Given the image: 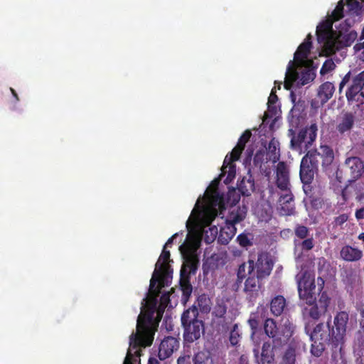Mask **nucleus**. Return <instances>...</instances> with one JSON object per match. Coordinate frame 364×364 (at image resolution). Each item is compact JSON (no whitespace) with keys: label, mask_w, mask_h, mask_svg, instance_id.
I'll return each mask as SVG.
<instances>
[{"label":"nucleus","mask_w":364,"mask_h":364,"mask_svg":"<svg viewBox=\"0 0 364 364\" xmlns=\"http://www.w3.org/2000/svg\"><path fill=\"white\" fill-rule=\"evenodd\" d=\"M163 287L157 284L153 291L149 292L154 296L147 304L144 311L139 315L136 323V331L129 336V348L123 364H133L134 355H141V348L151 346L156 328L161 321L166 307L158 305L157 297L159 296Z\"/></svg>","instance_id":"1"},{"label":"nucleus","mask_w":364,"mask_h":364,"mask_svg":"<svg viewBox=\"0 0 364 364\" xmlns=\"http://www.w3.org/2000/svg\"><path fill=\"white\" fill-rule=\"evenodd\" d=\"M349 313L346 311H338L331 324V316L326 323H318L311 333L312 341L311 353L316 357L322 355L326 345L331 346L333 350L341 349L345 343V337L349 323Z\"/></svg>","instance_id":"2"},{"label":"nucleus","mask_w":364,"mask_h":364,"mask_svg":"<svg viewBox=\"0 0 364 364\" xmlns=\"http://www.w3.org/2000/svg\"><path fill=\"white\" fill-rule=\"evenodd\" d=\"M198 316V309L195 305L185 310L181 315L183 339L187 343H192L198 341L205 333L204 321L199 319Z\"/></svg>","instance_id":"3"},{"label":"nucleus","mask_w":364,"mask_h":364,"mask_svg":"<svg viewBox=\"0 0 364 364\" xmlns=\"http://www.w3.org/2000/svg\"><path fill=\"white\" fill-rule=\"evenodd\" d=\"M264 331L274 346H284L292 336L294 326L289 322L278 326L274 319L267 318L264 322Z\"/></svg>","instance_id":"4"},{"label":"nucleus","mask_w":364,"mask_h":364,"mask_svg":"<svg viewBox=\"0 0 364 364\" xmlns=\"http://www.w3.org/2000/svg\"><path fill=\"white\" fill-rule=\"evenodd\" d=\"M318 126L316 123H312L310 126H306L296 133L292 128L288 130V136L291 138V149L301 151L309 149L317 137Z\"/></svg>","instance_id":"5"},{"label":"nucleus","mask_w":364,"mask_h":364,"mask_svg":"<svg viewBox=\"0 0 364 364\" xmlns=\"http://www.w3.org/2000/svg\"><path fill=\"white\" fill-rule=\"evenodd\" d=\"M183 263L180 274L190 277L195 274L198 267L199 259L196 255L198 245L195 242H187L180 246Z\"/></svg>","instance_id":"6"},{"label":"nucleus","mask_w":364,"mask_h":364,"mask_svg":"<svg viewBox=\"0 0 364 364\" xmlns=\"http://www.w3.org/2000/svg\"><path fill=\"white\" fill-rule=\"evenodd\" d=\"M294 62L290 60L289 62L286 77L284 81V87L286 90H290L294 83L297 82L299 85H305L313 81L316 77V73L314 69H308L301 72V75L296 70V66Z\"/></svg>","instance_id":"7"},{"label":"nucleus","mask_w":364,"mask_h":364,"mask_svg":"<svg viewBox=\"0 0 364 364\" xmlns=\"http://www.w3.org/2000/svg\"><path fill=\"white\" fill-rule=\"evenodd\" d=\"M170 252L164 247L163 251L155 265V269L150 280V289L153 291L156 284L164 287V279L168 274L169 266L168 262L170 259Z\"/></svg>","instance_id":"8"},{"label":"nucleus","mask_w":364,"mask_h":364,"mask_svg":"<svg viewBox=\"0 0 364 364\" xmlns=\"http://www.w3.org/2000/svg\"><path fill=\"white\" fill-rule=\"evenodd\" d=\"M316 36L318 42L323 43L327 54L332 55L338 51V48H335L336 37L334 36L332 23H323L317 26Z\"/></svg>","instance_id":"9"},{"label":"nucleus","mask_w":364,"mask_h":364,"mask_svg":"<svg viewBox=\"0 0 364 364\" xmlns=\"http://www.w3.org/2000/svg\"><path fill=\"white\" fill-rule=\"evenodd\" d=\"M316 285L314 277L308 272H304L298 281V291L301 299L304 300L309 305L316 301Z\"/></svg>","instance_id":"10"},{"label":"nucleus","mask_w":364,"mask_h":364,"mask_svg":"<svg viewBox=\"0 0 364 364\" xmlns=\"http://www.w3.org/2000/svg\"><path fill=\"white\" fill-rule=\"evenodd\" d=\"M314 166L318 167L321 164L323 168L330 166L334 159L332 148L328 145H321L318 149L309 150L304 155Z\"/></svg>","instance_id":"11"},{"label":"nucleus","mask_w":364,"mask_h":364,"mask_svg":"<svg viewBox=\"0 0 364 364\" xmlns=\"http://www.w3.org/2000/svg\"><path fill=\"white\" fill-rule=\"evenodd\" d=\"M247 274L248 277L245 282L244 291L248 299L252 301L259 295L262 279L255 275L254 261L252 259L247 262Z\"/></svg>","instance_id":"12"},{"label":"nucleus","mask_w":364,"mask_h":364,"mask_svg":"<svg viewBox=\"0 0 364 364\" xmlns=\"http://www.w3.org/2000/svg\"><path fill=\"white\" fill-rule=\"evenodd\" d=\"M349 103L364 104V70L355 75L346 92Z\"/></svg>","instance_id":"13"},{"label":"nucleus","mask_w":364,"mask_h":364,"mask_svg":"<svg viewBox=\"0 0 364 364\" xmlns=\"http://www.w3.org/2000/svg\"><path fill=\"white\" fill-rule=\"evenodd\" d=\"M282 347V346H274V343H272L269 340L264 341L260 355L258 349L253 350L257 364H274V351Z\"/></svg>","instance_id":"14"},{"label":"nucleus","mask_w":364,"mask_h":364,"mask_svg":"<svg viewBox=\"0 0 364 364\" xmlns=\"http://www.w3.org/2000/svg\"><path fill=\"white\" fill-rule=\"evenodd\" d=\"M311 38V35L310 33L308 34L304 41L299 46L294 56L293 61L295 65H304L306 64V60L307 59L312 47ZM310 63H313V61L309 60L306 62L307 65H309Z\"/></svg>","instance_id":"15"},{"label":"nucleus","mask_w":364,"mask_h":364,"mask_svg":"<svg viewBox=\"0 0 364 364\" xmlns=\"http://www.w3.org/2000/svg\"><path fill=\"white\" fill-rule=\"evenodd\" d=\"M346 171L350 176V181L358 180L364 173V163L358 156H351L346 159L344 164Z\"/></svg>","instance_id":"16"},{"label":"nucleus","mask_w":364,"mask_h":364,"mask_svg":"<svg viewBox=\"0 0 364 364\" xmlns=\"http://www.w3.org/2000/svg\"><path fill=\"white\" fill-rule=\"evenodd\" d=\"M276 185L282 191H289V169L284 161H279L277 165Z\"/></svg>","instance_id":"17"},{"label":"nucleus","mask_w":364,"mask_h":364,"mask_svg":"<svg viewBox=\"0 0 364 364\" xmlns=\"http://www.w3.org/2000/svg\"><path fill=\"white\" fill-rule=\"evenodd\" d=\"M178 341L173 336L165 337L159 347L158 357L159 360H164L169 358L174 350L178 348Z\"/></svg>","instance_id":"18"},{"label":"nucleus","mask_w":364,"mask_h":364,"mask_svg":"<svg viewBox=\"0 0 364 364\" xmlns=\"http://www.w3.org/2000/svg\"><path fill=\"white\" fill-rule=\"evenodd\" d=\"M318 167L311 164V160L308 159L307 156H303L301 164L299 176L302 183H312L314 178V174Z\"/></svg>","instance_id":"19"},{"label":"nucleus","mask_w":364,"mask_h":364,"mask_svg":"<svg viewBox=\"0 0 364 364\" xmlns=\"http://www.w3.org/2000/svg\"><path fill=\"white\" fill-rule=\"evenodd\" d=\"M255 275L258 278L264 279L268 277L273 268V263L267 257L259 255L256 262H254Z\"/></svg>","instance_id":"20"},{"label":"nucleus","mask_w":364,"mask_h":364,"mask_svg":"<svg viewBox=\"0 0 364 364\" xmlns=\"http://www.w3.org/2000/svg\"><path fill=\"white\" fill-rule=\"evenodd\" d=\"M269 309L271 314L274 316H282L288 310L286 299L282 295L275 296L271 299Z\"/></svg>","instance_id":"21"},{"label":"nucleus","mask_w":364,"mask_h":364,"mask_svg":"<svg viewBox=\"0 0 364 364\" xmlns=\"http://www.w3.org/2000/svg\"><path fill=\"white\" fill-rule=\"evenodd\" d=\"M243 150V147L236 145V146L232 150L230 156L228 157V156H226L225 158L222 170L224 171L226 168L229 167L228 176H230L232 173L235 174V165L233 163L240 159Z\"/></svg>","instance_id":"22"},{"label":"nucleus","mask_w":364,"mask_h":364,"mask_svg":"<svg viewBox=\"0 0 364 364\" xmlns=\"http://www.w3.org/2000/svg\"><path fill=\"white\" fill-rule=\"evenodd\" d=\"M355 124V116L352 112H346L340 118L336 129L341 134L350 132Z\"/></svg>","instance_id":"23"},{"label":"nucleus","mask_w":364,"mask_h":364,"mask_svg":"<svg viewBox=\"0 0 364 364\" xmlns=\"http://www.w3.org/2000/svg\"><path fill=\"white\" fill-rule=\"evenodd\" d=\"M341 257L347 262H356L363 257V252L350 245L343 246L340 252Z\"/></svg>","instance_id":"24"},{"label":"nucleus","mask_w":364,"mask_h":364,"mask_svg":"<svg viewBox=\"0 0 364 364\" xmlns=\"http://www.w3.org/2000/svg\"><path fill=\"white\" fill-rule=\"evenodd\" d=\"M237 228L232 225L225 223V225L220 228L218 241L221 245H227L235 235Z\"/></svg>","instance_id":"25"},{"label":"nucleus","mask_w":364,"mask_h":364,"mask_svg":"<svg viewBox=\"0 0 364 364\" xmlns=\"http://www.w3.org/2000/svg\"><path fill=\"white\" fill-rule=\"evenodd\" d=\"M357 37L358 33L353 30L350 31L343 36L341 35L338 37H336V44L335 45V48H338V51L344 47H348L353 44Z\"/></svg>","instance_id":"26"},{"label":"nucleus","mask_w":364,"mask_h":364,"mask_svg":"<svg viewBox=\"0 0 364 364\" xmlns=\"http://www.w3.org/2000/svg\"><path fill=\"white\" fill-rule=\"evenodd\" d=\"M335 91V87L332 82H326L321 84L318 91V96L321 99V103L327 102L333 96Z\"/></svg>","instance_id":"27"},{"label":"nucleus","mask_w":364,"mask_h":364,"mask_svg":"<svg viewBox=\"0 0 364 364\" xmlns=\"http://www.w3.org/2000/svg\"><path fill=\"white\" fill-rule=\"evenodd\" d=\"M179 284L182 291V299L184 302H186L191 296L193 291V287L190 282V277L183 276V274H180Z\"/></svg>","instance_id":"28"},{"label":"nucleus","mask_w":364,"mask_h":364,"mask_svg":"<svg viewBox=\"0 0 364 364\" xmlns=\"http://www.w3.org/2000/svg\"><path fill=\"white\" fill-rule=\"evenodd\" d=\"M245 217L246 211L238 207L229 213L225 223L235 226L236 224L244 220Z\"/></svg>","instance_id":"29"},{"label":"nucleus","mask_w":364,"mask_h":364,"mask_svg":"<svg viewBox=\"0 0 364 364\" xmlns=\"http://www.w3.org/2000/svg\"><path fill=\"white\" fill-rule=\"evenodd\" d=\"M239 190L243 196H249L255 190L254 178L252 176L247 179L243 178L239 186Z\"/></svg>","instance_id":"30"},{"label":"nucleus","mask_w":364,"mask_h":364,"mask_svg":"<svg viewBox=\"0 0 364 364\" xmlns=\"http://www.w3.org/2000/svg\"><path fill=\"white\" fill-rule=\"evenodd\" d=\"M193 364H214V360L209 351H199L193 357Z\"/></svg>","instance_id":"31"},{"label":"nucleus","mask_w":364,"mask_h":364,"mask_svg":"<svg viewBox=\"0 0 364 364\" xmlns=\"http://www.w3.org/2000/svg\"><path fill=\"white\" fill-rule=\"evenodd\" d=\"M198 306L201 313L208 314L211 310L212 302L209 296L205 294L197 299Z\"/></svg>","instance_id":"32"},{"label":"nucleus","mask_w":364,"mask_h":364,"mask_svg":"<svg viewBox=\"0 0 364 364\" xmlns=\"http://www.w3.org/2000/svg\"><path fill=\"white\" fill-rule=\"evenodd\" d=\"M220 183V179L215 178L210 183L209 187L207 189V194L211 198V199L215 202L223 198L222 196L218 191V185Z\"/></svg>","instance_id":"33"},{"label":"nucleus","mask_w":364,"mask_h":364,"mask_svg":"<svg viewBox=\"0 0 364 364\" xmlns=\"http://www.w3.org/2000/svg\"><path fill=\"white\" fill-rule=\"evenodd\" d=\"M227 305L223 300H218L213 307L212 316L218 318H223L227 313Z\"/></svg>","instance_id":"34"},{"label":"nucleus","mask_w":364,"mask_h":364,"mask_svg":"<svg viewBox=\"0 0 364 364\" xmlns=\"http://www.w3.org/2000/svg\"><path fill=\"white\" fill-rule=\"evenodd\" d=\"M296 363V350L293 348H288L282 355L279 364H295Z\"/></svg>","instance_id":"35"},{"label":"nucleus","mask_w":364,"mask_h":364,"mask_svg":"<svg viewBox=\"0 0 364 364\" xmlns=\"http://www.w3.org/2000/svg\"><path fill=\"white\" fill-rule=\"evenodd\" d=\"M252 236L248 233H241L237 237V242L242 247L247 249L249 247L252 246Z\"/></svg>","instance_id":"36"},{"label":"nucleus","mask_w":364,"mask_h":364,"mask_svg":"<svg viewBox=\"0 0 364 364\" xmlns=\"http://www.w3.org/2000/svg\"><path fill=\"white\" fill-rule=\"evenodd\" d=\"M311 307L309 309H304V314H307L309 317H311L314 320H318L322 315L325 314V312L321 311L319 307H318L315 304L310 305Z\"/></svg>","instance_id":"37"},{"label":"nucleus","mask_w":364,"mask_h":364,"mask_svg":"<svg viewBox=\"0 0 364 364\" xmlns=\"http://www.w3.org/2000/svg\"><path fill=\"white\" fill-rule=\"evenodd\" d=\"M344 3L343 0L338 1L335 9L332 11L331 18L333 21H336L343 17Z\"/></svg>","instance_id":"38"},{"label":"nucleus","mask_w":364,"mask_h":364,"mask_svg":"<svg viewBox=\"0 0 364 364\" xmlns=\"http://www.w3.org/2000/svg\"><path fill=\"white\" fill-rule=\"evenodd\" d=\"M314 304L320 308L321 311L326 313L330 304V299L326 292H323L318 302L316 300Z\"/></svg>","instance_id":"39"},{"label":"nucleus","mask_w":364,"mask_h":364,"mask_svg":"<svg viewBox=\"0 0 364 364\" xmlns=\"http://www.w3.org/2000/svg\"><path fill=\"white\" fill-rule=\"evenodd\" d=\"M280 213L283 215H291L295 212V207L291 202H282L280 204Z\"/></svg>","instance_id":"40"},{"label":"nucleus","mask_w":364,"mask_h":364,"mask_svg":"<svg viewBox=\"0 0 364 364\" xmlns=\"http://www.w3.org/2000/svg\"><path fill=\"white\" fill-rule=\"evenodd\" d=\"M361 319L360 321V329L358 331V341L360 346H364V309L360 311Z\"/></svg>","instance_id":"41"},{"label":"nucleus","mask_w":364,"mask_h":364,"mask_svg":"<svg viewBox=\"0 0 364 364\" xmlns=\"http://www.w3.org/2000/svg\"><path fill=\"white\" fill-rule=\"evenodd\" d=\"M309 232V228L301 225H296L294 229L295 235L301 240H304L308 237Z\"/></svg>","instance_id":"42"},{"label":"nucleus","mask_w":364,"mask_h":364,"mask_svg":"<svg viewBox=\"0 0 364 364\" xmlns=\"http://www.w3.org/2000/svg\"><path fill=\"white\" fill-rule=\"evenodd\" d=\"M350 217L349 213H342L338 216L333 218L332 222L333 227H341L345 223H346Z\"/></svg>","instance_id":"43"},{"label":"nucleus","mask_w":364,"mask_h":364,"mask_svg":"<svg viewBox=\"0 0 364 364\" xmlns=\"http://www.w3.org/2000/svg\"><path fill=\"white\" fill-rule=\"evenodd\" d=\"M247 268L245 262L241 264L237 272V283H242L243 279L247 277L246 269Z\"/></svg>","instance_id":"44"},{"label":"nucleus","mask_w":364,"mask_h":364,"mask_svg":"<svg viewBox=\"0 0 364 364\" xmlns=\"http://www.w3.org/2000/svg\"><path fill=\"white\" fill-rule=\"evenodd\" d=\"M237 328V324H235L230 333V342L232 346H236L239 342L240 334Z\"/></svg>","instance_id":"45"},{"label":"nucleus","mask_w":364,"mask_h":364,"mask_svg":"<svg viewBox=\"0 0 364 364\" xmlns=\"http://www.w3.org/2000/svg\"><path fill=\"white\" fill-rule=\"evenodd\" d=\"M353 49L355 53L358 54L359 59L364 62V41L357 42Z\"/></svg>","instance_id":"46"},{"label":"nucleus","mask_w":364,"mask_h":364,"mask_svg":"<svg viewBox=\"0 0 364 364\" xmlns=\"http://www.w3.org/2000/svg\"><path fill=\"white\" fill-rule=\"evenodd\" d=\"M252 133L250 130H245L240 136L237 145L245 149L246 143L250 140Z\"/></svg>","instance_id":"47"},{"label":"nucleus","mask_w":364,"mask_h":364,"mask_svg":"<svg viewBox=\"0 0 364 364\" xmlns=\"http://www.w3.org/2000/svg\"><path fill=\"white\" fill-rule=\"evenodd\" d=\"M300 247L302 250L309 251L313 249L314 247V239L312 237L305 238L300 243Z\"/></svg>","instance_id":"48"},{"label":"nucleus","mask_w":364,"mask_h":364,"mask_svg":"<svg viewBox=\"0 0 364 364\" xmlns=\"http://www.w3.org/2000/svg\"><path fill=\"white\" fill-rule=\"evenodd\" d=\"M264 152L263 151H257L253 158V164L255 166L261 167L264 161Z\"/></svg>","instance_id":"49"},{"label":"nucleus","mask_w":364,"mask_h":364,"mask_svg":"<svg viewBox=\"0 0 364 364\" xmlns=\"http://www.w3.org/2000/svg\"><path fill=\"white\" fill-rule=\"evenodd\" d=\"M334 68L335 64L333 61L326 60L321 68L320 73L321 75H325L331 71L332 70H333Z\"/></svg>","instance_id":"50"},{"label":"nucleus","mask_w":364,"mask_h":364,"mask_svg":"<svg viewBox=\"0 0 364 364\" xmlns=\"http://www.w3.org/2000/svg\"><path fill=\"white\" fill-rule=\"evenodd\" d=\"M278 146H279V144L277 141L274 140V139H272L269 142V144H268V151L269 153L272 154L273 155H274V159L275 160L276 159H279V156L278 155L277 156H276L277 155V149H278Z\"/></svg>","instance_id":"51"},{"label":"nucleus","mask_w":364,"mask_h":364,"mask_svg":"<svg viewBox=\"0 0 364 364\" xmlns=\"http://www.w3.org/2000/svg\"><path fill=\"white\" fill-rule=\"evenodd\" d=\"M346 4L350 10L358 11L361 9V4L358 0H346Z\"/></svg>","instance_id":"52"},{"label":"nucleus","mask_w":364,"mask_h":364,"mask_svg":"<svg viewBox=\"0 0 364 364\" xmlns=\"http://www.w3.org/2000/svg\"><path fill=\"white\" fill-rule=\"evenodd\" d=\"M248 324L251 329L252 330V332L255 333L259 326V321L256 317L250 316V318L247 321Z\"/></svg>","instance_id":"53"},{"label":"nucleus","mask_w":364,"mask_h":364,"mask_svg":"<svg viewBox=\"0 0 364 364\" xmlns=\"http://www.w3.org/2000/svg\"><path fill=\"white\" fill-rule=\"evenodd\" d=\"M169 301H170V296H169L168 293H164L160 297V303L159 305L167 307Z\"/></svg>","instance_id":"54"},{"label":"nucleus","mask_w":364,"mask_h":364,"mask_svg":"<svg viewBox=\"0 0 364 364\" xmlns=\"http://www.w3.org/2000/svg\"><path fill=\"white\" fill-rule=\"evenodd\" d=\"M350 80V72H348L346 75L343 77L341 82L339 84V92L341 93L343 90L344 86L349 82Z\"/></svg>","instance_id":"55"},{"label":"nucleus","mask_w":364,"mask_h":364,"mask_svg":"<svg viewBox=\"0 0 364 364\" xmlns=\"http://www.w3.org/2000/svg\"><path fill=\"white\" fill-rule=\"evenodd\" d=\"M294 200V197L293 194L289 191V193H286L284 195H282L279 198V202L282 203L283 201L284 202H291L293 203Z\"/></svg>","instance_id":"56"},{"label":"nucleus","mask_w":364,"mask_h":364,"mask_svg":"<svg viewBox=\"0 0 364 364\" xmlns=\"http://www.w3.org/2000/svg\"><path fill=\"white\" fill-rule=\"evenodd\" d=\"M177 364H191L190 355H181L177 359Z\"/></svg>","instance_id":"57"},{"label":"nucleus","mask_w":364,"mask_h":364,"mask_svg":"<svg viewBox=\"0 0 364 364\" xmlns=\"http://www.w3.org/2000/svg\"><path fill=\"white\" fill-rule=\"evenodd\" d=\"M277 100H278V97L275 94V91L274 90V89H272L271 91L270 95L268 98L269 107H270L272 105H274V103H276V102Z\"/></svg>","instance_id":"58"},{"label":"nucleus","mask_w":364,"mask_h":364,"mask_svg":"<svg viewBox=\"0 0 364 364\" xmlns=\"http://www.w3.org/2000/svg\"><path fill=\"white\" fill-rule=\"evenodd\" d=\"M311 205L312 207L318 208L321 207L322 200L321 198H313L311 200Z\"/></svg>","instance_id":"59"},{"label":"nucleus","mask_w":364,"mask_h":364,"mask_svg":"<svg viewBox=\"0 0 364 364\" xmlns=\"http://www.w3.org/2000/svg\"><path fill=\"white\" fill-rule=\"evenodd\" d=\"M355 215L357 220L364 219V207L357 210Z\"/></svg>","instance_id":"60"},{"label":"nucleus","mask_w":364,"mask_h":364,"mask_svg":"<svg viewBox=\"0 0 364 364\" xmlns=\"http://www.w3.org/2000/svg\"><path fill=\"white\" fill-rule=\"evenodd\" d=\"M303 183V190L305 193L306 195H308L309 193H311V183Z\"/></svg>","instance_id":"61"},{"label":"nucleus","mask_w":364,"mask_h":364,"mask_svg":"<svg viewBox=\"0 0 364 364\" xmlns=\"http://www.w3.org/2000/svg\"><path fill=\"white\" fill-rule=\"evenodd\" d=\"M178 236V233L173 234L166 242L164 247H166L172 245L173 240Z\"/></svg>","instance_id":"62"},{"label":"nucleus","mask_w":364,"mask_h":364,"mask_svg":"<svg viewBox=\"0 0 364 364\" xmlns=\"http://www.w3.org/2000/svg\"><path fill=\"white\" fill-rule=\"evenodd\" d=\"M239 364H250L247 358L245 355H241L239 360Z\"/></svg>","instance_id":"63"},{"label":"nucleus","mask_w":364,"mask_h":364,"mask_svg":"<svg viewBox=\"0 0 364 364\" xmlns=\"http://www.w3.org/2000/svg\"><path fill=\"white\" fill-rule=\"evenodd\" d=\"M148 364H161V363L156 358L150 357L148 360Z\"/></svg>","instance_id":"64"}]
</instances>
